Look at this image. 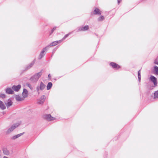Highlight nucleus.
I'll use <instances>...</instances> for the list:
<instances>
[{
    "instance_id": "obj_7",
    "label": "nucleus",
    "mask_w": 158,
    "mask_h": 158,
    "mask_svg": "<svg viewBox=\"0 0 158 158\" xmlns=\"http://www.w3.org/2000/svg\"><path fill=\"white\" fill-rule=\"evenodd\" d=\"M150 79L153 82L155 86L157 85V82L156 77L152 75H151L150 77Z\"/></svg>"
},
{
    "instance_id": "obj_19",
    "label": "nucleus",
    "mask_w": 158,
    "mask_h": 158,
    "mask_svg": "<svg viewBox=\"0 0 158 158\" xmlns=\"http://www.w3.org/2000/svg\"><path fill=\"white\" fill-rule=\"evenodd\" d=\"M52 83L51 82H48L47 86V90L50 89L52 88Z\"/></svg>"
},
{
    "instance_id": "obj_13",
    "label": "nucleus",
    "mask_w": 158,
    "mask_h": 158,
    "mask_svg": "<svg viewBox=\"0 0 158 158\" xmlns=\"http://www.w3.org/2000/svg\"><path fill=\"white\" fill-rule=\"evenodd\" d=\"M110 64L114 68L119 69L120 68V66L118 64L114 62H111Z\"/></svg>"
},
{
    "instance_id": "obj_14",
    "label": "nucleus",
    "mask_w": 158,
    "mask_h": 158,
    "mask_svg": "<svg viewBox=\"0 0 158 158\" xmlns=\"http://www.w3.org/2000/svg\"><path fill=\"white\" fill-rule=\"evenodd\" d=\"M16 100L18 101H23L24 100V98L23 97H21L19 95H16Z\"/></svg>"
},
{
    "instance_id": "obj_9",
    "label": "nucleus",
    "mask_w": 158,
    "mask_h": 158,
    "mask_svg": "<svg viewBox=\"0 0 158 158\" xmlns=\"http://www.w3.org/2000/svg\"><path fill=\"white\" fill-rule=\"evenodd\" d=\"M21 88V85H14L12 87V89L15 91L18 92Z\"/></svg>"
},
{
    "instance_id": "obj_16",
    "label": "nucleus",
    "mask_w": 158,
    "mask_h": 158,
    "mask_svg": "<svg viewBox=\"0 0 158 158\" xmlns=\"http://www.w3.org/2000/svg\"><path fill=\"white\" fill-rule=\"evenodd\" d=\"M94 14L95 15L98 14L99 15L101 14L100 11L99 10V9L98 8H96L94 11Z\"/></svg>"
},
{
    "instance_id": "obj_23",
    "label": "nucleus",
    "mask_w": 158,
    "mask_h": 158,
    "mask_svg": "<svg viewBox=\"0 0 158 158\" xmlns=\"http://www.w3.org/2000/svg\"><path fill=\"white\" fill-rule=\"evenodd\" d=\"M140 70H139L138 72V78L139 79V81H140V79H141V75H140Z\"/></svg>"
},
{
    "instance_id": "obj_2",
    "label": "nucleus",
    "mask_w": 158,
    "mask_h": 158,
    "mask_svg": "<svg viewBox=\"0 0 158 158\" xmlns=\"http://www.w3.org/2000/svg\"><path fill=\"white\" fill-rule=\"evenodd\" d=\"M19 123H16L10 127L6 131V134H9L15 128L19 126Z\"/></svg>"
},
{
    "instance_id": "obj_30",
    "label": "nucleus",
    "mask_w": 158,
    "mask_h": 158,
    "mask_svg": "<svg viewBox=\"0 0 158 158\" xmlns=\"http://www.w3.org/2000/svg\"><path fill=\"white\" fill-rule=\"evenodd\" d=\"M56 27H55L53 28L52 29V30H53V31H54L56 29Z\"/></svg>"
},
{
    "instance_id": "obj_31",
    "label": "nucleus",
    "mask_w": 158,
    "mask_h": 158,
    "mask_svg": "<svg viewBox=\"0 0 158 158\" xmlns=\"http://www.w3.org/2000/svg\"><path fill=\"white\" fill-rule=\"evenodd\" d=\"M121 0H118V4H119V3L120 2H121Z\"/></svg>"
},
{
    "instance_id": "obj_8",
    "label": "nucleus",
    "mask_w": 158,
    "mask_h": 158,
    "mask_svg": "<svg viewBox=\"0 0 158 158\" xmlns=\"http://www.w3.org/2000/svg\"><path fill=\"white\" fill-rule=\"evenodd\" d=\"M45 100V96L44 95H43L38 100L37 103L39 104H42L44 102Z\"/></svg>"
},
{
    "instance_id": "obj_22",
    "label": "nucleus",
    "mask_w": 158,
    "mask_h": 158,
    "mask_svg": "<svg viewBox=\"0 0 158 158\" xmlns=\"http://www.w3.org/2000/svg\"><path fill=\"white\" fill-rule=\"evenodd\" d=\"M3 152L4 154L6 155H8L9 153V151L7 149H3Z\"/></svg>"
},
{
    "instance_id": "obj_20",
    "label": "nucleus",
    "mask_w": 158,
    "mask_h": 158,
    "mask_svg": "<svg viewBox=\"0 0 158 158\" xmlns=\"http://www.w3.org/2000/svg\"><path fill=\"white\" fill-rule=\"evenodd\" d=\"M154 98L156 99L158 98V90L155 92L154 93Z\"/></svg>"
},
{
    "instance_id": "obj_21",
    "label": "nucleus",
    "mask_w": 158,
    "mask_h": 158,
    "mask_svg": "<svg viewBox=\"0 0 158 158\" xmlns=\"http://www.w3.org/2000/svg\"><path fill=\"white\" fill-rule=\"evenodd\" d=\"M154 70L155 71V73L156 75H158V67L155 66L154 67Z\"/></svg>"
},
{
    "instance_id": "obj_27",
    "label": "nucleus",
    "mask_w": 158,
    "mask_h": 158,
    "mask_svg": "<svg viewBox=\"0 0 158 158\" xmlns=\"http://www.w3.org/2000/svg\"><path fill=\"white\" fill-rule=\"evenodd\" d=\"M71 33L70 32H69V33L68 34L66 35H65V36H64V37L63 38V39H62V40H61V41L62 40H64L66 37H68L69 36V35Z\"/></svg>"
},
{
    "instance_id": "obj_34",
    "label": "nucleus",
    "mask_w": 158,
    "mask_h": 158,
    "mask_svg": "<svg viewBox=\"0 0 158 158\" xmlns=\"http://www.w3.org/2000/svg\"><path fill=\"white\" fill-rule=\"evenodd\" d=\"M3 158H8L6 156H4Z\"/></svg>"
},
{
    "instance_id": "obj_18",
    "label": "nucleus",
    "mask_w": 158,
    "mask_h": 158,
    "mask_svg": "<svg viewBox=\"0 0 158 158\" xmlns=\"http://www.w3.org/2000/svg\"><path fill=\"white\" fill-rule=\"evenodd\" d=\"M23 133H21L20 134H19L16 135H15L12 137V139H15L19 138V137H20L23 134Z\"/></svg>"
},
{
    "instance_id": "obj_1",
    "label": "nucleus",
    "mask_w": 158,
    "mask_h": 158,
    "mask_svg": "<svg viewBox=\"0 0 158 158\" xmlns=\"http://www.w3.org/2000/svg\"><path fill=\"white\" fill-rule=\"evenodd\" d=\"M41 75V72L38 73L31 77L30 80L33 83L36 82Z\"/></svg>"
},
{
    "instance_id": "obj_25",
    "label": "nucleus",
    "mask_w": 158,
    "mask_h": 158,
    "mask_svg": "<svg viewBox=\"0 0 158 158\" xmlns=\"http://www.w3.org/2000/svg\"><path fill=\"white\" fill-rule=\"evenodd\" d=\"M34 62L33 61L27 67V69H28L31 68L34 64Z\"/></svg>"
},
{
    "instance_id": "obj_10",
    "label": "nucleus",
    "mask_w": 158,
    "mask_h": 158,
    "mask_svg": "<svg viewBox=\"0 0 158 158\" xmlns=\"http://www.w3.org/2000/svg\"><path fill=\"white\" fill-rule=\"evenodd\" d=\"M23 98L24 99L27 98L28 96V92L27 90L25 89H24L22 94Z\"/></svg>"
},
{
    "instance_id": "obj_33",
    "label": "nucleus",
    "mask_w": 158,
    "mask_h": 158,
    "mask_svg": "<svg viewBox=\"0 0 158 158\" xmlns=\"http://www.w3.org/2000/svg\"><path fill=\"white\" fill-rule=\"evenodd\" d=\"M54 31H53V30H52L51 31V33L50 34V35H51L53 32Z\"/></svg>"
},
{
    "instance_id": "obj_32",
    "label": "nucleus",
    "mask_w": 158,
    "mask_h": 158,
    "mask_svg": "<svg viewBox=\"0 0 158 158\" xmlns=\"http://www.w3.org/2000/svg\"><path fill=\"white\" fill-rule=\"evenodd\" d=\"M48 77L49 78H50L51 77V75H50V74H49L48 75Z\"/></svg>"
},
{
    "instance_id": "obj_26",
    "label": "nucleus",
    "mask_w": 158,
    "mask_h": 158,
    "mask_svg": "<svg viewBox=\"0 0 158 158\" xmlns=\"http://www.w3.org/2000/svg\"><path fill=\"white\" fill-rule=\"evenodd\" d=\"M26 85L29 88L31 89V90H32L33 89V88L32 87L31 85L29 83H26Z\"/></svg>"
},
{
    "instance_id": "obj_15",
    "label": "nucleus",
    "mask_w": 158,
    "mask_h": 158,
    "mask_svg": "<svg viewBox=\"0 0 158 158\" xmlns=\"http://www.w3.org/2000/svg\"><path fill=\"white\" fill-rule=\"evenodd\" d=\"M0 108L2 110H4L6 108V107L4 103L1 101L0 100Z\"/></svg>"
},
{
    "instance_id": "obj_6",
    "label": "nucleus",
    "mask_w": 158,
    "mask_h": 158,
    "mask_svg": "<svg viewBox=\"0 0 158 158\" xmlns=\"http://www.w3.org/2000/svg\"><path fill=\"white\" fill-rule=\"evenodd\" d=\"M89 29V26L88 25H86L84 27H80L78 28L77 31H85Z\"/></svg>"
},
{
    "instance_id": "obj_12",
    "label": "nucleus",
    "mask_w": 158,
    "mask_h": 158,
    "mask_svg": "<svg viewBox=\"0 0 158 158\" xmlns=\"http://www.w3.org/2000/svg\"><path fill=\"white\" fill-rule=\"evenodd\" d=\"M61 42V40H60L58 41H54V42H53L52 43H51V44H50L48 46H49V47L48 48V49L50 47H52V46H55V45H56L58 43H60Z\"/></svg>"
},
{
    "instance_id": "obj_28",
    "label": "nucleus",
    "mask_w": 158,
    "mask_h": 158,
    "mask_svg": "<svg viewBox=\"0 0 158 158\" xmlns=\"http://www.w3.org/2000/svg\"><path fill=\"white\" fill-rule=\"evenodd\" d=\"M154 63L155 64L158 65V56L154 60Z\"/></svg>"
},
{
    "instance_id": "obj_4",
    "label": "nucleus",
    "mask_w": 158,
    "mask_h": 158,
    "mask_svg": "<svg viewBox=\"0 0 158 158\" xmlns=\"http://www.w3.org/2000/svg\"><path fill=\"white\" fill-rule=\"evenodd\" d=\"M48 47L49 46H47L43 49L39 56V59H41L45 55L44 52L48 49Z\"/></svg>"
},
{
    "instance_id": "obj_24",
    "label": "nucleus",
    "mask_w": 158,
    "mask_h": 158,
    "mask_svg": "<svg viewBox=\"0 0 158 158\" xmlns=\"http://www.w3.org/2000/svg\"><path fill=\"white\" fill-rule=\"evenodd\" d=\"M104 17L102 16H101L98 18V21H100L104 20Z\"/></svg>"
},
{
    "instance_id": "obj_29",
    "label": "nucleus",
    "mask_w": 158,
    "mask_h": 158,
    "mask_svg": "<svg viewBox=\"0 0 158 158\" xmlns=\"http://www.w3.org/2000/svg\"><path fill=\"white\" fill-rule=\"evenodd\" d=\"M6 95L5 94H0V97L1 98H4L6 97Z\"/></svg>"
},
{
    "instance_id": "obj_5",
    "label": "nucleus",
    "mask_w": 158,
    "mask_h": 158,
    "mask_svg": "<svg viewBox=\"0 0 158 158\" xmlns=\"http://www.w3.org/2000/svg\"><path fill=\"white\" fill-rule=\"evenodd\" d=\"M44 118L48 120H53L56 119V118L52 117L50 114H45L44 115Z\"/></svg>"
},
{
    "instance_id": "obj_3",
    "label": "nucleus",
    "mask_w": 158,
    "mask_h": 158,
    "mask_svg": "<svg viewBox=\"0 0 158 158\" xmlns=\"http://www.w3.org/2000/svg\"><path fill=\"white\" fill-rule=\"evenodd\" d=\"M45 87V85L42 82H41L40 85L37 86L36 90L37 92H39L40 90H43Z\"/></svg>"
},
{
    "instance_id": "obj_17",
    "label": "nucleus",
    "mask_w": 158,
    "mask_h": 158,
    "mask_svg": "<svg viewBox=\"0 0 158 158\" xmlns=\"http://www.w3.org/2000/svg\"><path fill=\"white\" fill-rule=\"evenodd\" d=\"M7 107H9L10 106L12 105V102L11 100L10 99H8V102L5 103Z\"/></svg>"
},
{
    "instance_id": "obj_11",
    "label": "nucleus",
    "mask_w": 158,
    "mask_h": 158,
    "mask_svg": "<svg viewBox=\"0 0 158 158\" xmlns=\"http://www.w3.org/2000/svg\"><path fill=\"white\" fill-rule=\"evenodd\" d=\"M5 91L6 93L7 94H13L14 93L12 89L10 88L6 89Z\"/></svg>"
}]
</instances>
